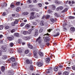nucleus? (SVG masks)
Masks as SVG:
<instances>
[{
  "mask_svg": "<svg viewBox=\"0 0 75 75\" xmlns=\"http://www.w3.org/2000/svg\"><path fill=\"white\" fill-rule=\"evenodd\" d=\"M35 13L34 12H33L31 13H30V18L31 20H33V18H34V14Z\"/></svg>",
  "mask_w": 75,
  "mask_h": 75,
  "instance_id": "f257e3e1",
  "label": "nucleus"
},
{
  "mask_svg": "<svg viewBox=\"0 0 75 75\" xmlns=\"http://www.w3.org/2000/svg\"><path fill=\"white\" fill-rule=\"evenodd\" d=\"M33 53L34 56L35 57V58H38V56H37V55L38 54V52H37V51L36 50H34V51H33Z\"/></svg>",
  "mask_w": 75,
  "mask_h": 75,
  "instance_id": "f03ea898",
  "label": "nucleus"
},
{
  "mask_svg": "<svg viewBox=\"0 0 75 75\" xmlns=\"http://www.w3.org/2000/svg\"><path fill=\"white\" fill-rule=\"evenodd\" d=\"M38 35V30L36 29L35 31V34L34 35V37H37Z\"/></svg>",
  "mask_w": 75,
  "mask_h": 75,
  "instance_id": "7ed1b4c3",
  "label": "nucleus"
},
{
  "mask_svg": "<svg viewBox=\"0 0 75 75\" xmlns=\"http://www.w3.org/2000/svg\"><path fill=\"white\" fill-rule=\"evenodd\" d=\"M2 48L3 49L2 51L3 52H5L7 51V48L6 47V46H3L2 47Z\"/></svg>",
  "mask_w": 75,
  "mask_h": 75,
  "instance_id": "20e7f679",
  "label": "nucleus"
},
{
  "mask_svg": "<svg viewBox=\"0 0 75 75\" xmlns=\"http://www.w3.org/2000/svg\"><path fill=\"white\" fill-rule=\"evenodd\" d=\"M37 65L38 67H42L43 65V63L41 62H38L37 63Z\"/></svg>",
  "mask_w": 75,
  "mask_h": 75,
  "instance_id": "39448f33",
  "label": "nucleus"
},
{
  "mask_svg": "<svg viewBox=\"0 0 75 75\" xmlns=\"http://www.w3.org/2000/svg\"><path fill=\"white\" fill-rule=\"evenodd\" d=\"M42 40L41 39V37H39L36 39V41H38L39 44H40Z\"/></svg>",
  "mask_w": 75,
  "mask_h": 75,
  "instance_id": "423d86ee",
  "label": "nucleus"
},
{
  "mask_svg": "<svg viewBox=\"0 0 75 75\" xmlns=\"http://www.w3.org/2000/svg\"><path fill=\"white\" fill-rule=\"evenodd\" d=\"M63 7H62V6H60L57 7V8L56 10L57 11H58L59 10H62L63 9Z\"/></svg>",
  "mask_w": 75,
  "mask_h": 75,
  "instance_id": "0eeeda50",
  "label": "nucleus"
},
{
  "mask_svg": "<svg viewBox=\"0 0 75 75\" xmlns=\"http://www.w3.org/2000/svg\"><path fill=\"white\" fill-rule=\"evenodd\" d=\"M50 7L52 8V10H54L56 8L55 6L54 5H52L50 6Z\"/></svg>",
  "mask_w": 75,
  "mask_h": 75,
  "instance_id": "6e6552de",
  "label": "nucleus"
},
{
  "mask_svg": "<svg viewBox=\"0 0 75 75\" xmlns=\"http://www.w3.org/2000/svg\"><path fill=\"white\" fill-rule=\"evenodd\" d=\"M14 38V37L13 36L8 37V39L9 40V41H11V40H13V39Z\"/></svg>",
  "mask_w": 75,
  "mask_h": 75,
  "instance_id": "1a4fd4ad",
  "label": "nucleus"
},
{
  "mask_svg": "<svg viewBox=\"0 0 75 75\" xmlns=\"http://www.w3.org/2000/svg\"><path fill=\"white\" fill-rule=\"evenodd\" d=\"M14 74V72L13 71H9L8 73V75H13Z\"/></svg>",
  "mask_w": 75,
  "mask_h": 75,
  "instance_id": "9d476101",
  "label": "nucleus"
},
{
  "mask_svg": "<svg viewBox=\"0 0 75 75\" xmlns=\"http://www.w3.org/2000/svg\"><path fill=\"white\" fill-rule=\"evenodd\" d=\"M21 10V8L20 7H18L16 9V11L17 12H19Z\"/></svg>",
  "mask_w": 75,
  "mask_h": 75,
  "instance_id": "9b49d317",
  "label": "nucleus"
},
{
  "mask_svg": "<svg viewBox=\"0 0 75 75\" xmlns=\"http://www.w3.org/2000/svg\"><path fill=\"white\" fill-rule=\"evenodd\" d=\"M2 58L3 59H6L7 58V56L6 55H3L2 56Z\"/></svg>",
  "mask_w": 75,
  "mask_h": 75,
  "instance_id": "f8f14e48",
  "label": "nucleus"
},
{
  "mask_svg": "<svg viewBox=\"0 0 75 75\" xmlns=\"http://www.w3.org/2000/svg\"><path fill=\"white\" fill-rule=\"evenodd\" d=\"M70 30L71 31H72V32H74V31H75V28H74V27H71Z\"/></svg>",
  "mask_w": 75,
  "mask_h": 75,
  "instance_id": "ddd939ff",
  "label": "nucleus"
},
{
  "mask_svg": "<svg viewBox=\"0 0 75 75\" xmlns=\"http://www.w3.org/2000/svg\"><path fill=\"white\" fill-rule=\"evenodd\" d=\"M44 21H41L40 23V25L41 26H44Z\"/></svg>",
  "mask_w": 75,
  "mask_h": 75,
  "instance_id": "4468645a",
  "label": "nucleus"
},
{
  "mask_svg": "<svg viewBox=\"0 0 75 75\" xmlns=\"http://www.w3.org/2000/svg\"><path fill=\"white\" fill-rule=\"evenodd\" d=\"M50 21H51V22H52V23H55V21L54 20V19L53 18H51L50 19Z\"/></svg>",
  "mask_w": 75,
  "mask_h": 75,
  "instance_id": "2eb2a0df",
  "label": "nucleus"
},
{
  "mask_svg": "<svg viewBox=\"0 0 75 75\" xmlns=\"http://www.w3.org/2000/svg\"><path fill=\"white\" fill-rule=\"evenodd\" d=\"M54 2L56 4H61V2L59 1L58 0H55L54 1Z\"/></svg>",
  "mask_w": 75,
  "mask_h": 75,
  "instance_id": "dca6fc26",
  "label": "nucleus"
},
{
  "mask_svg": "<svg viewBox=\"0 0 75 75\" xmlns=\"http://www.w3.org/2000/svg\"><path fill=\"white\" fill-rule=\"evenodd\" d=\"M31 62V61H30V60L28 59H27L26 61V63L27 64H29Z\"/></svg>",
  "mask_w": 75,
  "mask_h": 75,
  "instance_id": "f3484780",
  "label": "nucleus"
},
{
  "mask_svg": "<svg viewBox=\"0 0 75 75\" xmlns=\"http://www.w3.org/2000/svg\"><path fill=\"white\" fill-rule=\"evenodd\" d=\"M59 33L57 32V33L55 35H53L54 37H58V36H59Z\"/></svg>",
  "mask_w": 75,
  "mask_h": 75,
  "instance_id": "a211bd4d",
  "label": "nucleus"
},
{
  "mask_svg": "<svg viewBox=\"0 0 75 75\" xmlns=\"http://www.w3.org/2000/svg\"><path fill=\"white\" fill-rule=\"evenodd\" d=\"M72 45H71L69 44V43L67 44V45L66 46V47H67V48H70V47H71Z\"/></svg>",
  "mask_w": 75,
  "mask_h": 75,
  "instance_id": "6ab92c4d",
  "label": "nucleus"
},
{
  "mask_svg": "<svg viewBox=\"0 0 75 75\" xmlns=\"http://www.w3.org/2000/svg\"><path fill=\"white\" fill-rule=\"evenodd\" d=\"M10 60L12 61V62H15V59L13 57L10 58Z\"/></svg>",
  "mask_w": 75,
  "mask_h": 75,
  "instance_id": "aec40b11",
  "label": "nucleus"
},
{
  "mask_svg": "<svg viewBox=\"0 0 75 75\" xmlns=\"http://www.w3.org/2000/svg\"><path fill=\"white\" fill-rule=\"evenodd\" d=\"M28 45V48H30V49H33V47L32 45H30V44H29Z\"/></svg>",
  "mask_w": 75,
  "mask_h": 75,
  "instance_id": "412c9836",
  "label": "nucleus"
},
{
  "mask_svg": "<svg viewBox=\"0 0 75 75\" xmlns=\"http://www.w3.org/2000/svg\"><path fill=\"white\" fill-rule=\"evenodd\" d=\"M69 73L68 71H64L63 73V75H68Z\"/></svg>",
  "mask_w": 75,
  "mask_h": 75,
  "instance_id": "4be33fe9",
  "label": "nucleus"
},
{
  "mask_svg": "<svg viewBox=\"0 0 75 75\" xmlns=\"http://www.w3.org/2000/svg\"><path fill=\"white\" fill-rule=\"evenodd\" d=\"M58 70V67H55L54 69V71L55 72H57Z\"/></svg>",
  "mask_w": 75,
  "mask_h": 75,
  "instance_id": "5701e85b",
  "label": "nucleus"
},
{
  "mask_svg": "<svg viewBox=\"0 0 75 75\" xmlns=\"http://www.w3.org/2000/svg\"><path fill=\"white\" fill-rule=\"evenodd\" d=\"M1 70L2 72H4L5 70V67L4 66L2 67L1 68Z\"/></svg>",
  "mask_w": 75,
  "mask_h": 75,
  "instance_id": "b1692460",
  "label": "nucleus"
},
{
  "mask_svg": "<svg viewBox=\"0 0 75 75\" xmlns=\"http://www.w3.org/2000/svg\"><path fill=\"white\" fill-rule=\"evenodd\" d=\"M39 54L40 56L42 57V56H43V53L42 52L40 51L39 52Z\"/></svg>",
  "mask_w": 75,
  "mask_h": 75,
  "instance_id": "393cba45",
  "label": "nucleus"
},
{
  "mask_svg": "<svg viewBox=\"0 0 75 75\" xmlns=\"http://www.w3.org/2000/svg\"><path fill=\"white\" fill-rule=\"evenodd\" d=\"M29 14L28 12H24L22 13V15L23 16H25L26 15H28Z\"/></svg>",
  "mask_w": 75,
  "mask_h": 75,
  "instance_id": "a878e982",
  "label": "nucleus"
},
{
  "mask_svg": "<svg viewBox=\"0 0 75 75\" xmlns=\"http://www.w3.org/2000/svg\"><path fill=\"white\" fill-rule=\"evenodd\" d=\"M44 31V28H41L39 32L40 33H41Z\"/></svg>",
  "mask_w": 75,
  "mask_h": 75,
  "instance_id": "bb28decb",
  "label": "nucleus"
},
{
  "mask_svg": "<svg viewBox=\"0 0 75 75\" xmlns=\"http://www.w3.org/2000/svg\"><path fill=\"white\" fill-rule=\"evenodd\" d=\"M14 35L15 37H20V35H19V34L18 33H15Z\"/></svg>",
  "mask_w": 75,
  "mask_h": 75,
  "instance_id": "cd10ccee",
  "label": "nucleus"
},
{
  "mask_svg": "<svg viewBox=\"0 0 75 75\" xmlns=\"http://www.w3.org/2000/svg\"><path fill=\"white\" fill-rule=\"evenodd\" d=\"M68 10V8H65V9L64 10H63L62 11V13H64V12H65L67 11Z\"/></svg>",
  "mask_w": 75,
  "mask_h": 75,
  "instance_id": "c85d7f7f",
  "label": "nucleus"
},
{
  "mask_svg": "<svg viewBox=\"0 0 75 75\" xmlns=\"http://www.w3.org/2000/svg\"><path fill=\"white\" fill-rule=\"evenodd\" d=\"M50 61V58H47L46 59V61L47 62H49Z\"/></svg>",
  "mask_w": 75,
  "mask_h": 75,
  "instance_id": "c756f323",
  "label": "nucleus"
},
{
  "mask_svg": "<svg viewBox=\"0 0 75 75\" xmlns=\"http://www.w3.org/2000/svg\"><path fill=\"white\" fill-rule=\"evenodd\" d=\"M30 70L32 71H33L34 69V68H33V67L32 65H30Z\"/></svg>",
  "mask_w": 75,
  "mask_h": 75,
  "instance_id": "7c9ffc66",
  "label": "nucleus"
},
{
  "mask_svg": "<svg viewBox=\"0 0 75 75\" xmlns=\"http://www.w3.org/2000/svg\"><path fill=\"white\" fill-rule=\"evenodd\" d=\"M20 4H21L20 2H17L16 3V6H20Z\"/></svg>",
  "mask_w": 75,
  "mask_h": 75,
  "instance_id": "2f4dec72",
  "label": "nucleus"
},
{
  "mask_svg": "<svg viewBox=\"0 0 75 75\" xmlns=\"http://www.w3.org/2000/svg\"><path fill=\"white\" fill-rule=\"evenodd\" d=\"M17 63L16 62L13 63L12 64V66L13 67H14L13 66H16V65H17Z\"/></svg>",
  "mask_w": 75,
  "mask_h": 75,
  "instance_id": "473e14b6",
  "label": "nucleus"
},
{
  "mask_svg": "<svg viewBox=\"0 0 75 75\" xmlns=\"http://www.w3.org/2000/svg\"><path fill=\"white\" fill-rule=\"evenodd\" d=\"M30 25L28 24H27L25 26V27L26 28H30Z\"/></svg>",
  "mask_w": 75,
  "mask_h": 75,
  "instance_id": "72a5a7b5",
  "label": "nucleus"
},
{
  "mask_svg": "<svg viewBox=\"0 0 75 75\" xmlns=\"http://www.w3.org/2000/svg\"><path fill=\"white\" fill-rule=\"evenodd\" d=\"M27 33H28V31H24L23 33V34H24V35L27 34Z\"/></svg>",
  "mask_w": 75,
  "mask_h": 75,
  "instance_id": "f704fd0d",
  "label": "nucleus"
},
{
  "mask_svg": "<svg viewBox=\"0 0 75 75\" xmlns=\"http://www.w3.org/2000/svg\"><path fill=\"white\" fill-rule=\"evenodd\" d=\"M33 29H30L28 30L29 33V34H30L31 33V32H32V31H33Z\"/></svg>",
  "mask_w": 75,
  "mask_h": 75,
  "instance_id": "c9c22d12",
  "label": "nucleus"
},
{
  "mask_svg": "<svg viewBox=\"0 0 75 75\" xmlns=\"http://www.w3.org/2000/svg\"><path fill=\"white\" fill-rule=\"evenodd\" d=\"M50 18V16L49 15H47L46 16V19H49Z\"/></svg>",
  "mask_w": 75,
  "mask_h": 75,
  "instance_id": "e433bc0d",
  "label": "nucleus"
},
{
  "mask_svg": "<svg viewBox=\"0 0 75 75\" xmlns=\"http://www.w3.org/2000/svg\"><path fill=\"white\" fill-rule=\"evenodd\" d=\"M48 13H49V14H50V13H52V11L51 10V9H49L48 11H47Z\"/></svg>",
  "mask_w": 75,
  "mask_h": 75,
  "instance_id": "4c0bfd02",
  "label": "nucleus"
},
{
  "mask_svg": "<svg viewBox=\"0 0 75 75\" xmlns=\"http://www.w3.org/2000/svg\"><path fill=\"white\" fill-rule=\"evenodd\" d=\"M3 28H4V26L3 25H1L0 26V30H1L3 29Z\"/></svg>",
  "mask_w": 75,
  "mask_h": 75,
  "instance_id": "58836bf2",
  "label": "nucleus"
},
{
  "mask_svg": "<svg viewBox=\"0 0 75 75\" xmlns=\"http://www.w3.org/2000/svg\"><path fill=\"white\" fill-rule=\"evenodd\" d=\"M67 25L66 23H64L63 24V27H65L66 26H67Z\"/></svg>",
  "mask_w": 75,
  "mask_h": 75,
  "instance_id": "ea45409f",
  "label": "nucleus"
},
{
  "mask_svg": "<svg viewBox=\"0 0 75 75\" xmlns=\"http://www.w3.org/2000/svg\"><path fill=\"white\" fill-rule=\"evenodd\" d=\"M63 31H67V28L65 27H63Z\"/></svg>",
  "mask_w": 75,
  "mask_h": 75,
  "instance_id": "a19ab883",
  "label": "nucleus"
},
{
  "mask_svg": "<svg viewBox=\"0 0 75 75\" xmlns=\"http://www.w3.org/2000/svg\"><path fill=\"white\" fill-rule=\"evenodd\" d=\"M10 46L11 47H13L14 46V43L13 42L11 43L10 44Z\"/></svg>",
  "mask_w": 75,
  "mask_h": 75,
  "instance_id": "79ce46f5",
  "label": "nucleus"
},
{
  "mask_svg": "<svg viewBox=\"0 0 75 75\" xmlns=\"http://www.w3.org/2000/svg\"><path fill=\"white\" fill-rule=\"evenodd\" d=\"M23 38L25 40H28V38H29L25 36L23 37Z\"/></svg>",
  "mask_w": 75,
  "mask_h": 75,
  "instance_id": "37998d69",
  "label": "nucleus"
},
{
  "mask_svg": "<svg viewBox=\"0 0 75 75\" xmlns=\"http://www.w3.org/2000/svg\"><path fill=\"white\" fill-rule=\"evenodd\" d=\"M69 18L70 19H74L75 18L74 16H70L69 17Z\"/></svg>",
  "mask_w": 75,
  "mask_h": 75,
  "instance_id": "c03bdc74",
  "label": "nucleus"
},
{
  "mask_svg": "<svg viewBox=\"0 0 75 75\" xmlns=\"http://www.w3.org/2000/svg\"><path fill=\"white\" fill-rule=\"evenodd\" d=\"M27 3L28 4H30V3H31V0H28L27 1Z\"/></svg>",
  "mask_w": 75,
  "mask_h": 75,
  "instance_id": "a18cd8bd",
  "label": "nucleus"
},
{
  "mask_svg": "<svg viewBox=\"0 0 75 75\" xmlns=\"http://www.w3.org/2000/svg\"><path fill=\"white\" fill-rule=\"evenodd\" d=\"M14 23L15 24H18V20H16L14 22Z\"/></svg>",
  "mask_w": 75,
  "mask_h": 75,
  "instance_id": "49530a36",
  "label": "nucleus"
},
{
  "mask_svg": "<svg viewBox=\"0 0 75 75\" xmlns=\"http://www.w3.org/2000/svg\"><path fill=\"white\" fill-rule=\"evenodd\" d=\"M9 26H6L5 27V30H7V29H8V28H9Z\"/></svg>",
  "mask_w": 75,
  "mask_h": 75,
  "instance_id": "de8ad7c7",
  "label": "nucleus"
},
{
  "mask_svg": "<svg viewBox=\"0 0 75 75\" xmlns=\"http://www.w3.org/2000/svg\"><path fill=\"white\" fill-rule=\"evenodd\" d=\"M28 52H29V50H27L25 52V54H28Z\"/></svg>",
  "mask_w": 75,
  "mask_h": 75,
  "instance_id": "09e8293b",
  "label": "nucleus"
},
{
  "mask_svg": "<svg viewBox=\"0 0 75 75\" xmlns=\"http://www.w3.org/2000/svg\"><path fill=\"white\" fill-rule=\"evenodd\" d=\"M54 16L55 17H59V15L57 13H55L54 14Z\"/></svg>",
  "mask_w": 75,
  "mask_h": 75,
  "instance_id": "8fccbe9b",
  "label": "nucleus"
},
{
  "mask_svg": "<svg viewBox=\"0 0 75 75\" xmlns=\"http://www.w3.org/2000/svg\"><path fill=\"white\" fill-rule=\"evenodd\" d=\"M15 31H16V30L14 29H13L11 30V33H14V32H15Z\"/></svg>",
  "mask_w": 75,
  "mask_h": 75,
  "instance_id": "3c124183",
  "label": "nucleus"
},
{
  "mask_svg": "<svg viewBox=\"0 0 75 75\" xmlns=\"http://www.w3.org/2000/svg\"><path fill=\"white\" fill-rule=\"evenodd\" d=\"M11 8H13V7H14L15 6H14V5L11 4Z\"/></svg>",
  "mask_w": 75,
  "mask_h": 75,
  "instance_id": "603ef678",
  "label": "nucleus"
},
{
  "mask_svg": "<svg viewBox=\"0 0 75 75\" xmlns=\"http://www.w3.org/2000/svg\"><path fill=\"white\" fill-rule=\"evenodd\" d=\"M16 23L14 22V23H13L11 24V25L12 26H15V24Z\"/></svg>",
  "mask_w": 75,
  "mask_h": 75,
  "instance_id": "864d4df0",
  "label": "nucleus"
},
{
  "mask_svg": "<svg viewBox=\"0 0 75 75\" xmlns=\"http://www.w3.org/2000/svg\"><path fill=\"white\" fill-rule=\"evenodd\" d=\"M71 68L70 67H66V69L68 71H69V70Z\"/></svg>",
  "mask_w": 75,
  "mask_h": 75,
  "instance_id": "5fc2aeb1",
  "label": "nucleus"
},
{
  "mask_svg": "<svg viewBox=\"0 0 75 75\" xmlns=\"http://www.w3.org/2000/svg\"><path fill=\"white\" fill-rule=\"evenodd\" d=\"M4 6H5V7H6L7 6V3H5L4 4Z\"/></svg>",
  "mask_w": 75,
  "mask_h": 75,
  "instance_id": "6e6d98bb",
  "label": "nucleus"
},
{
  "mask_svg": "<svg viewBox=\"0 0 75 75\" xmlns=\"http://www.w3.org/2000/svg\"><path fill=\"white\" fill-rule=\"evenodd\" d=\"M70 62L69 61H67L66 62V64H70Z\"/></svg>",
  "mask_w": 75,
  "mask_h": 75,
  "instance_id": "4d7b16f0",
  "label": "nucleus"
},
{
  "mask_svg": "<svg viewBox=\"0 0 75 75\" xmlns=\"http://www.w3.org/2000/svg\"><path fill=\"white\" fill-rule=\"evenodd\" d=\"M24 23H22L21 24V27H23V26H24Z\"/></svg>",
  "mask_w": 75,
  "mask_h": 75,
  "instance_id": "13d9d810",
  "label": "nucleus"
},
{
  "mask_svg": "<svg viewBox=\"0 0 75 75\" xmlns=\"http://www.w3.org/2000/svg\"><path fill=\"white\" fill-rule=\"evenodd\" d=\"M38 6H39L40 7H41L42 6V4H38Z\"/></svg>",
  "mask_w": 75,
  "mask_h": 75,
  "instance_id": "bf43d9fd",
  "label": "nucleus"
},
{
  "mask_svg": "<svg viewBox=\"0 0 75 75\" xmlns=\"http://www.w3.org/2000/svg\"><path fill=\"white\" fill-rule=\"evenodd\" d=\"M29 7L30 8V9H31V8H32V7H33V5H30L29 6Z\"/></svg>",
  "mask_w": 75,
  "mask_h": 75,
  "instance_id": "052dcab7",
  "label": "nucleus"
},
{
  "mask_svg": "<svg viewBox=\"0 0 75 75\" xmlns=\"http://www.w3.org/2000/svg\"><path fill=\"white\" fill-rule=\"evenodd\" d=\"M33 25H37V23L36 22H33Z\"/></svg>",
  "mask_w": 75,
  "mask_h": 75,
  "instance_id": "680f3d73",
  "label": "nucleus"
},
{
  "mask_svg": "<svg viewBox=\"0 0 75 75\" xmlns=\"http://www.w3.org/2000/svg\"><path fill=\"white\" fill-rule=\"evenodd\" d=\"M51 30H52V29H49V30H47V31L49 33H50V32H51Z\"/></svg>",
  "mask_w": 75,
  "mask_h": 75,
  "instance_id": "e2e57ef3",
  "label": "nucleus"
},
{
  "mask_svg": "<svg viewBox=\"0 0 75 75\" xmlns=\"http://www.w3.org/2000/svg\"><path fill=\"white\" fill-rule=\"evenodd\" d=\"M45 35H48V36H49V35H50V34H48V33H47L46 34H45L44 36H45Z\"/></svg>",
  "mask_w": 75,
  "mask_h": 75,
  "instance_id": "0e129e2a",
  "label": "nucleus"
},
{
  "mask_svg": "<svg viewBox=\"0 0 75 75\" xmlns=\"http://www.w3.org/2000/svg\"><path fill=\"white\" fill-rule=\"evenodd\" d=\"M33 1L34 3H37V0H33Z\"/></svg>",
  "mask_w": 75,
  "mask_h": 75,
  "instance_id": "69168bd1",
  "label": "nucleus"
},
{
  "mask_svg": "<svg viewBox=\"0 0 75 75\" xmlns=\"http://www.w3.org/2000/svg\"><path fill=\"white\" fill-rule=\"evenodd\" d=\"M72 69H74V70H75V66H73V67H72Z\"/></svg>",
  "mask_w": 75,
  "mask_h": 75,
  "instance_id": "338daca9",
  "label": "nucleus"
},
{
  "mask_svg": "<svg viewBox=\"0 0 75 75\" xmlns=\"http://www.w3.org/2000/svg\"><path fill=\"white\" fill-rule=\"evenodd\" d=\"M18 52H19V53H21V52H22V51L20 50H18Z\"/></svg>",
  "mask_w": 75,
  "mask_h": 75,
  "instance_id": "774afa93",
  "label": "nucleus"
}]
</instances>
